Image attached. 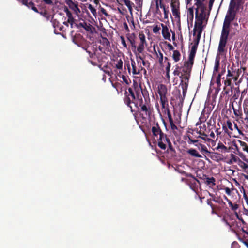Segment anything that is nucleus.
<instances>
[{
  "instance_id": "obj_1",
  "label": "nucleus",
  "mask_w": 248,
  "mask_h": 248,
  "mask_svg": "<svg viewBox=\"0 0 248 248\" xmlns=\"http://www.w3.org/2000/svg\"><path fill=\"white\" fill-rule=\"evenodd\" d=\"M83 48L88 53L90 58L89 62L94 66H96L98 63H101L106 58L104 54L98 52L97 46L96 44H90L83 47Z\"/></svg>"
},
{
  "instance_id": "obj_2",
  "label": "nucleus",
  "mask_w": 248,
  "mask_h": 248,
  "mask_svg": "<svg viewBox=\"0 0 248 248\" xmlns=\"http://www.w3.org/2000/svg\"><path fill=\"white\" fill-rule=\"evenodd\" d=\"M143 90L141 87H139L137 84H134L133 87H129L127 91H125L124 101L127 106L130 108L131 112L133 111L131 104L135 103L136 99L139 98L140 93Z\"/></svg>"
},
{
  "instance_id": "obj_3",
  "label": "nucleus",
  "mask_w": 248,
  "mask_h": 248,
  "mask_svg": "<svg viewBox=\"0 0 248 248\" xmlns=\"http://www.w3.org/2000/svg\"><path fill=\"white\" fill-rule=\"evenodd\" d=\"M231 23V22H228V21L225 20H224L217 49V51L220 54L224 53L225 51V46L227 44L230 32V27Z\"/></svg>"
},
{
  "instance_id": "obj_4",
  "label": "nucleus",
  "mask_w": 248,
  "mask_h": 248,
  "mask_svg": "<svg viewBox=\"0 0 248 248\" xmlns=\"http://www.w3.org/2000/svg\"><path fill=\"white\" fill-rule=\"evenodd\" d=\"M195 1H196L195 4L197 6L195 9V22L203 23L205 18L203 5L201 0H195Z\"/></svg>"
},
{
  "instance_id": "obj_5",
  "label": "nucleus",
  "mask_w": 248,
  "mask_h": 248,
  "mask_svg": "<svg viewBox=\"0 0 248 248\" xmlns=\"http://www.w3.org/2000/svg\"><path fill=\"white\" fill-rule=\"evenodd\" d=\"M141 93L143 98L140 95L135 102V106L137 108H141L145 105L151 104L150 98L148 94V92L146 89L141 90Z\"/></svg>"
},
{
  "instance_id": "obj_6",
  "label": "nucleus",
  "mask_w": 248,
  "mask_h": 248,
  "mask_svg": "<svg viewBox=\"0 0 248 248\" xmlns=\"http://www.w3.org/2000/svg\"><path fill=\"white\" fill-rule=\"evenodd\" d=\"M140 115L142 119L146 120L147 118L151 117L153 111L151 104L142 106V107L140 108Z\"/></svg>"
},
{
  "instance_id": "obj_7",
  "label": "nucleus",
  "mask_w": 248,
  "mask_h": 248,
  "mask_svg": "<svg viewBox=\"0 0 248 248\" xmlns=\"http://www.w3.org/2000/svg\"><path fill=\"white\" fill-rule=\"evenodd\" d=\"M170 6L173 16L177 19L178 22H180V12L179 1L171 0Z\"/></svg>"
},
{
  "instance_id": "obj_8",
  "label": "nucleus",
  "mask_w": 248,
  "mask_h": 248,
  "mask_svg": "<svg viewBox=\"0 0 248 248\" xmlns=\"http://www.w3.org/2000/svg\"><path fill=\"white\" fill-rule=\"evenodd\" d=\"M170 141V139L166 134L162 133L157 139L158 146L160 149L165 150L166 149V143L167 144Z\"/></svg>"
},
{
  "instance_id": "obj_9",
  "label": "nucleus",
  "mask_w": 248,
  "mask_h": 248,
  "mask_svg": "<svg viewBox=\"0 0 248 248\" xmlns=\"http://www.w3.org/2000/svg\"><path fill=\"white\" fill-rule=\"evenodd\" d=\"M193 63L188 61L185 62L184 65L181 67V75L190 74Z\"/></svg>"
},
{
  "instance_id": "obj_10",
  "label": "nucleus",
  "mask_w": 248,
  "mask_h": 248,
  "mask_svg": "<svg viewBox=\"0 0 248 248\" xmlns=\"http://www.w3.org/2000/svg\"><path fill=\"white\" fill-rule=\"evenodd\" d=\"M65 2L76 14L80 12L77 3L74 2L72 0H65Z\"/></svg>"
},
{
  "instance_id": "obj_11",
  "label": "nucleus",
  "mask_w": 248,
  "mask_h": 248,
  "mask_svg": "<svg viewBox=\"0 0 248 248\" xmlns=\"http://www.w3.org/2000/svg\"><path fill=\"white\" fill-rule=\"evenodd\" d=\"M198 183L200 184L199 181L197 179H190L187 185L195 192L197 193L198 190Z\"/></svg>"
},
{
  "instance_id": "obj_12",
  "label": "nucleus",
  "mask_w": 248,
  "mask_h": 248,
  "mask_svg": "<svg viewBox=\"0 0 248 248\" xmlns=\"http://www.w3.org/2000/svg\"><path fill=\"white\" fill-rule=\"evenodd\" d=\"M160 104L162 106V108L164 109V112L167 113V116H168V114L171 113L170 110L169 109L168 101L167 97H161L160 98Z\"/></svg>"
},
{
  "instance_id": "obj_13",
  "label": "nucleus",
  "mask_w": 248,
  "mask_h": 248,
  "mask_svg": "<svg viewBox=\"0 0 248 248\" xmlns=\"http://www.w3.org/2000/svg\"><path fill=\"white\" fill-rule=\"evenodd\" d=\"M127 40L130 43L132 46V50L134 53H136V45L135 42L136 36L134 33L129 34L127 36Z\"/></svg>"
},
{
  "instance_id": "obj_14",
  "label": "nucleus",
  "mask_w": 248,
  "mask_h": 248,
  "mask_svg": "<svg viewBox=\"0 0 248 248\" xmlns=\"http://www.w3.org/2000/svg\"><path fill=\"white\" fill-rule=\"evenodd\" d=\"M162 30V34L164 39L170 41V34L169 32V29L166 25L163 23L160 24Z\"/></svg>"
},
{
  "instance_id": "obj_15",
  "label": "nucleus",
  "mask_w": 248,
  "mask_h": 248,
  "mask_svg": "<svg viewBox=\"0 0 248 248\" xmlns=\"http://www.w3.org/2000/svg\"><path fill=\"white\" fill-rule=\"evenodd\" d=\"M158 93L159 95L160 98L166 97L167 93V88L165 85L161 84L158 86Z\"/></svg>"
},
{
  "instance_id": "obj_16",
  "label": "nucleus",
  "mask_w": 248,
  "mask_h": 248,
  "mask_svg": "<svg viewBox=\"0 0 248 248\" xmlns=\"http://www.w3.org/2000/svg\"><path fill=\"white\" fill-rule=\"evenodd\" d=\"M131 65L132 67V73L133 75L140 74L143 69V67L141 66L140 63V65L137 67L135 62L133 60H131Z\"/></svg>"
},
{
  "instance_id": "obj_17",
  "label": "nucleus",
  "mask_w": 248,
  "mask_h": 248,
  "mask_svg": "<svg viewBox=\"0 0 248 248\" xmlns=\"http://www.w3.org/2000/svg\"><path fill=\"white\" fill-rule=\"evenodd\" d=\"M151 131L153 136L156 137H157L158 135L160 136L162 133H163L158 123L152 127Z\"/></svg>"
},
{
  "instance_id": "obj_18",
  "label": "nucleus",
  "mask_w": 248,
  "mask_h": 248,
  "mask_svg": "<svg viewBox=\"0 0 248 248\" xmlns=\"http://www.w3.org/2000/svg\"><path fill=\"white\" fill-rule=\"evenodd\" d=\"M197 46H192L189 54L188 60L191 63H194V60L196 53Z\"/></svg>"
},
{
  "instance_id": "obj_19",
  "label": "nucleus",
  "mask_w": 248,
  "mask_h": 248,
  "mask_svg": "<svg viewBox=\"0 0 248 248\" xmlns=\"http://www.w3.org/2000/svg\"><path fill=\"white\" fill-rule=\"evenodd\" d=\"M204 26L203 25V23L195 22L194 27L193 29V35H196V31H202Z\"/></svg>"
},
{
  "instance_id": "obj_20",
  "label": "nucleus",
  "mask_w": 248,
  "mask_h": 248,
  "mask_svg": "<svg viewBox=\"0 0 248 248\" xmlns=\"http://www.w3.org/2000/svg\"><path fill=\"white\" fill-rule=\"evenodd\" d=\"M236 16V12L228 10L227 14L225 16L224 20L228 21V22H232L235 19Z\"/></svg>"
},
{
  "instance_id": "obj_21",
  "label": "nucleus",
  "mask_w": 248,
  "mask_h": 248,
  "mask_svg": "<svg viewBox=\"0 0 248 248\" xmlns=\"http://www.w3.org/2000/svg\"><path fill=\"white\" fill-rule=\"evenodd\" d=\"M187 153L190 156L196 158H202V156L198 152V151L193 148H190L187 150Z\"/></svg>"
},
{
  "instance_id": "obj_22",
  "label": "nucleus",
  "mask_w": 248,
  "mask_h": 248,
  "mask_svg": "<svg viewBox=\"0 0 248 248\" xmlns=\"http://www.w3.org/2000/svg\"><path fill=\"white\" fill-rule=\"evenodd\" d=\"M168 117L169 119V121L170 124V125L171 129L173 131L174 134L176 135V132L175 131V130H178V128H177V126L173 123V119L171 117V113H169Z\"/></svg>"
},
{
  "instance_id": "obj_23",
  "label": "nucleus",
  "mask_w": 248,
  "mask_h": 248,
  "mask_svg": "<svg viewBox=\"0 0 248 248\" xmlns=\"http://www.w3.org/2000/svg\"><path fill=\"white\" fill-rule=\"evenodd\" d=\"M204 180L205 184L210 186H213L216 185V180L213 177L209 178L205 175Z\"/></svg>"
},
{
  "instance_id": "obj_24",
  "label": "nucleus",
  "mask_w": 248,
  "mask_h": 248,
  "mask_svg": "<svg viewBox=\"0 0 248 248\" xmlns=\"http://www.w3.org/2000/svg\"><path fill=\"white\" fill-rule=\"evenodd\" d=\"M232 109L233 110V112H234V115L236 117H239L240 118H242V116L243 114H242V109H241V105H239L238 106V109L235 108L233 107V105L232 103Z\"/></svg>"
},
{
  "instance_id": "obj_25",
  "label": "nucleus",
  "mask_w": 248,
  "mask_h": 248,
  "mask_svg": "<svg viewBox=\"0 0 248 248\" xmlns=\"http://www.w3.org/2000/svg\"><path fill=\"white\" fill-rule=\"evenodd\" d=\"M116 63H115V67L117 68V70H120L122 69L123 68V62L122 60L121 59H119V60H117L116 61ZM116 72L117 73L118 75L119 76H120L121 71H119V72H118L117 71H116Z\"/></svg>"
},
{
  "instance_id": "obj_26",
  "label": "nucleus",
  "mask_w": 248,
  "mask_h": 248,
  "mask_svg": "<svg viewBox=\"0 0 248 248\" xmlns=\"http://www.w3.org/2000/svg\"><path fill=\"white\" fill-rule=\"evenodd\" d=\"M100 43L105 47L106 48H108L110 46V42L108 40L106 37H102L100 40Z\"/></svg>"
},
{
  "instance_id": "obj_27",
  "label": "nucleus",
  "mask_w": 248,
  "mask_h": 248,
  "mask_svg": "<svg viewBox=\"0 0 248 248\" xmlns=\"http://www.w3.org/2000/svg\"><path fill=\"white\" fill-rule=\"evenodd\" d=\"M180 85L181 86L183 91V95L184 97H185L187 92V90L188 86H187V83H184V80H181Z\"/></svg>"
},
{
  "instance_id": "obj_28",
  "label": "nucleus",
  "mask_w": 248,
  "mask_h": 248,
  "mask_svg": "<svg viewBox=\"0 0 248 248\" xmlns=\"http://www.w3.org/2000/svg\"><path fill=\"white\" fill-rule=\"evenodd\" d=\"M180 57L181 54L178 50H175L173 51L172 58L175 62H178L180 59Z\"/></svg>"
},
{
  "instance_id": "obj_29",
  "label": "nucleus",
  "mask_w": 248,
  "mask_h": 248,
  "mask_svg": "<svg viewBox=\"0 0 248 248\" xmlns=\"http://www.w3.org/2000/svg\"><path fill=\"white\" fill-rule=\"evenodd\" d=\"M217 150H219L221 152L225 153L227 151V148L222 143L219 142L217 147H216Z\"/></svg>"
},
{
  "instance_id": "obj_30",
  "label": "nucleus",
  "mask_w": 248,
  "mask_h": 248,
  "mask_svg": "<svg viewBox=\"0 0 248 248\" xmlns=\"http://www.w3.org/2000/svg\"><path fill=\"white\" fill-rule=\"evenodd\" d=\"M237 6V2H235V0H231V2L229 4V8L228 10L235 12L234 9L236 6Z\"/></svg>"
},
{
  "instance_id": "obj_31",
  "label": "nucleus",
  "mask_w": 248,
  "mask_h": 248,
  "mask_svg": "<svg viewBox=\"0 0 248 248\" xmlns=\"http://www.w3.org/2000/svg\"><path fill=\"white\" fill-rule=\"evenodd\" d=\"M145 45H146V44H142V43L140 42L138 47H136V52H138L139 53H142L145 48Z\"/></svg>"
},
{
  "instance_id": "obj_32",
  "label": "nucleus",
  "mask_w": 248,
  "mask_h": 248,
  "mask_svg": "<svg viewBox=\"0 0 248 248\" xmlns=\"http://www.w3.org/2000/svg\"><path fill=\"white\" fill-rule=\"evenodd\" d=\"M243 109L244 114L246 115V117L244 118V119L247 122H248V104H243Z\"/></svg>"
},
{
  "instance_id": "obj_33",
  "label": "nucleus",
  "mask_w": 248,
  "mask_h": 248,
  "mask_svg": "<svg viewBox=\"0 0 248 248\" xmlns=\"http://www.w3.org/2000/svg\"><path fill=\"white\" fill-rule=\"evenodd\" d=\"M79 26L83 28L87 31H90L91 30V25L90 24H87L86 22L80 23Z\"/></svg>"
},
{
  "instance_id": "obj_34",
  "label": "nucleus",
  "mask_w": 248,
  "mask_h": 248,
  "mask_svg": "<svg viewBox=\"0 0 248 248\" xmlns=\"http://www.w3.org/2000/svg\"><path fill=\"white\" fill-rule=\"evenodd\" d=\"M198 148L202 152L205 153L206 154L210 153L206 146L203 144L200 143L199 144Z\"/></svg>"
},
{
  "instance_id": "obj_35",
  "label": "nucleus",
  "mask_w": 248,
  "mask_h": 248,
  "mask_svg": "<svg viewBox=\"0 0 248 248\" xmlns=\"http://www.w3.org/2000/svg\"><path fill=\"white\" fill-rule=\"evenodd\" d=\"M190 77V74H188L186 75H181L180 76V78L181 79V80H183V79H185L186 81H185L184 83H187V86H188V82Z\"/></svg>"
},
{
  "instance_id": "obj_36",
  "label": "nucleus",
  "mask_w": 248,
  "mask_h": 248,
  "mask_svg": "<svg viewBox=\"0 0 248 248\" xmlns=\"http://www.w3.org/2000/svg\"><path fill=\"white\" fill-rule=\"evenodd\" d=\"M139 38L140 40V42L142 44H147L145 36L142 31H140L139 34Z\"/></svg>"
},
{
  "instance_id": "obj_37",
  "label": "nucleus",
  "mask_w": 248,
  "mask_h": 248,
  "mask_svg": "<svg viewBox=\"0 0 248 248\" xmlns=\"http://www.w3.org/2000/svg\"><path fill=\"white\" fill-rule=\"evenodd\" d=\"M186 138H187L188 139V140H187V142L189 144H190L192 143H197L198 142V140L193 139L192 137L189 135H187L186 136V137L185 138V139L186 140Z\"/></svg>"
},
{
  "instance_id": "obj_38",
  "label": "nucleus",
  "mask_w": 248,
  "mask_h": 248,
  "mask_svg": "<svg viewBox=\"0 0 248 248\" xmlns=\"http://www.w3.org/2000/svg\"><path fill=\"white\" fill-rule=\"evenodd\" d=\"M228 204L233 211H235L238 208V205L236 203L233 204L231 201H229Z\"/></svg>"
},
{
  "instance_id": "obj_39",
  "label": "nucleus",
  "mask_w": 248,
  "mask_h": 248,
  "mask_svg": "<svg viewBox=\"0 0 248 248\" xmlns=\"http://www.w3.org/2000/svg\"><path fill=\"white\" fill-rule=\"evenodd\" d=\"M239 165L241 167L244 169L245 171L248 172V165L242 161H240Z\"/></svg>"
},
{
  "instance_id": "obj_40",
  "label": "nucleus",
  "mask_w": 248,
  "mask_h": 248,
  "mask_svg": "<svg viewBox=\"0 0 248 248\" xmlns=\"http://www.w3.org/2000/svg\"><path fill=\"white\" fill-rule=\"evenodd\" d=\"M122 1L124 2L125 5L128 7L129 10H131L132 9L131 2L130 0H123Z\"/></svg>"
},
{
  "instance_id": "obj_41",
  "label": "nucleus",
  "mask_w": 248,
  "mask_h": 248,
  "mask_svg": "<svg viewBox=\"0 0 248 248\" xmlns=\"http://www.w3.org/2000/svg\"><path fill=\"white\" fill-rule=\"evenodd\" d=\"M138 52H136V53H134L136 56V58H137V63H138V64L139 65L140 63V61H142V60H144L143 58L139 55L140 53H137Z\"/></svg>"
},
{
  "instance_id": "obj_42",
  "label": "nucleus",
  "mask_w": 248,
  "mask_h": 248,
  "mask_svg": "<svg viewBox=\"0 0 248 248\" xmlns=\"http://www.w3.org/2000/svg\"><path fill=\"white\" fill-rule=\"evenodd\" d=\"M88 8L93 15L95 16L96 15V9L91 4L89 5Z\"/></svg>"
},
{
  "instance_id": "obj_43",
  "label": "nucleus",
  "mask_w": 248,
  "mask_h": 248,
  "mask_svg": "<svg viewBox=\"0 0 248 248\" xmlns=\"http://www.w3.org/2000/svg\"><path fill=\"white\" fill-rule=\"evenodd\" d=\"M167 144L168 145V149L167 151H168L169 150H170V152L175 153V150L174 148L173 147L171 143V141H169V142H168L167 143Z\"/></svg>"
},
{
  "instance_id": "obj_44",
  "label": "nucleus",
  "mask_w": 248,
  "mask_h": 248,
  "mask_svg": "<svg viewBox=\"0 0 248 248\" xmlns=\"http://www.w3.org/2000/svg\"><path fill=\"white\" fill-rule=\"evenodd\" d=\"M159 52V56L158 59H159V62L160 64H162L163 60V54L160 52V50H158Z\"/></svg>"
},
{
  "instance_id": "obj_45",
  "label": "nucleus",
  "mask_w": 248,
  "mask_h": 248,
  "mask_svg": "<svg viewBox=\"0 0 248 248\" xmlns=\"http://www.w3.org/2000/svg\"><path fill=\"white\" fill-rule=\"evenodd\" d=\"M219 60H216L215 64V66L214 67V71H217L219 68Z\"/></svg>"
},
{
  "instance_id": "obj_46",
  "label": "nucleus",
  "mask_w": 248,
  "mask_h": 248,
  "mask_svg": "<svg viewBox=\"0 0 248 248\" xmlns=\"http://www.w3.org/2000/svg\"><path fill=\"white\" fill-rule=\"evenodd\" d=\"M120 38H121V43L122 44V45L123 46L126 48H127V45L126 44V43L125 42V40L124 39V37L121 36L120 37Z\"/></svg>"
},
{
  "instance_id": "obj_47",
  "label": "nucleus",
  "mask_w": 248,
  "mask_h": 248,
  "mask_svg": "<svg viewBox=\"0 0 248 248\" xmlns=\"http://www.w3.org/2000/svg\"><path fill=\"white\" fill-rule=\"evenodd\" d=\"M216 82H217V87H219L221 85V74H218L217 79Z\"/></svg>"
},
{
  "instance_id": "obj_48",
  "label": "nucleus",
  "mask_w": 248,
  "mask_h": 248,
  "mask_svg": "<svg viewBox=\"0 0 248 248\" xmlns=\"http://www.w3.org/2000/svg\"><path fill=\"white\" fill-rule=\"evenodd\" d=\"M224 84L225 86H231L232 84V78H226L224 80Z\"/></svg>"
},
{
  "instance_id": "obj_49",
  "label": "nucleus",
  "mask_w": 248,
  "mask_h": 248,
  "mask_svg": "<svg viewBox=\"0 0 248 248\" xmlns=\"http://www.w3.org/2000/svg\"><path fill=\"white\" fill-rule=\"evenodd\" d=\"M243 240H246L248 242V232H246V234H244L242 238H239V240L243 242Z\"/></svg>"
},
{
  "instance_id": "obj_50",
  "label": "nucleus",
  "mask_w": 248,
  "mask_h": 248,
  "mask_svg": "<svg viewBox=\"0 0 248 248\" xmlns=\"http://www.w3.org/2000/svg\"><path fill=\"white\" fill-rule=\"evenodd\" d=\"M155 5H156V11H155L156 14H159L161 16V13L159 9V4L157 3V1H155Z\"/></svg>"
},
{
  "instance_id": "obj_51",
  "label": "nucleus",
  "mask_w": 248,
  "mask_h": 248,
  "mask_svg": "<svg viewBox=\"0 0 248 248\" xmlns=\"http://www.w3.org/2000/svg\"><path fill=\"white\" fill-rule=\"evenodd\" d=\"M160 30V27L157 25H156L154 27L153 29V32L155 33H157Z\"/></svg>"
},
{
  "instance_id": "obj_52",
  "label": "nucleus",
  "mask_w": 248,
  "mask_h": 248,
  "mask_svg": "<svg viewBox=\"0 0 248 248\" xmlns=\"http://www.w3.org/2000/svg\"><path fill=\"white\" fill-rule=\"evenodd\" d=\"M183 174H184V175H185L186 177H190L192 179H196L192 174L186 173L185 171H183Z\"/></svg>"
},
{
  "instance_id": "obj_53",
  "label": "nucleus",
  "mask_w": 248,
  "mask_h": 248,
  "mask_svg": "<svg viewBox=\"0 0 248 248\" xmlns=\"http://www.w3.org/2000/svg\"><path fill=\"white\" fill-rule=\"evenodd\" d=\"M183 174H184V175H185L186 177H190L192 179H196L192 174L186 173L185 171H183Z\"/></svg>"
},
{
  "instance_id": "obj_54",
  "label": "nucleus",
  "mask_w": 248,
  "mask_h": 248,
  "mask_svg": "<svg viewBox=\"0 0 248 248\" xmlns=\"http://www.w3.org/2000/svg\"><path fill=\"white\" fill-rule=\"evenodd\" d=\"M66 15L68 17V20H69V21H72L73 18H74L73 17L71 12H67V13Z\"/></svg>"
},
{
  "instance_id": "obj_55",
  "label": "nucleus",
  "mask_w": 248,
  "mask_h": 248,
  "mask_svg": "<svg viewBox=\"0 0 248 248\" xmlns=\"http://www.w3.org/2000/svg\"><path fill=\"white\" fill-rule=\"evenodd\" d=\"M155 1H157V3L159 4V6L163 9L165 6V5L163 3V0H156Z\"/></svg>"
},
{
  "instance_id": "obj_56",
  "label": "nucleus",
  "mask_w": 248,
  "mask_h": 248,
  "mask_svg": "<svg viewBox=\"0 0 248 248\" xmlns=\"http://www.w3.org/2000/svg\"><path fill=\"white\" fill-rule=\"evenodd\" d=\"M227 77H226V78H232L233 77V75L232 74V73L231 72V70L228 69V71H227Z\"/></svg>"
},
{
  "instance_id": "obj_57",
  "label": "nucleus",
  "mask_w": 248,
  "mask_h": 248,
  "mask_svg": "<svg viewBox=\"0 0 248 248\" xmlns=\"http://www.w3.org/2000/svg\"><path fill=\"white\" fill-rule=\"evenodd\" d=\"M226 124L228 128L232 131L233 130L232 124V122L230 121H227Z\"/></svg>"
},
{
  "instance_id": "obj_58",
  "label": "nucleus",
  "mask_w": 248,
  "mask_h": 248,
  "mask_svg": "<svg viewBox=\"0 0 248 248\" xmlns=\"http://www.w3.org/2000/svg\"><path fill=\"white\" fill-rule=\"evenodd\" d=\"M122 78L124 82L126 84H129V80L127 79V77L125 76L122 75Z\"/></svg>"
},
{
  "instance_id": "obj_59",
  "label": "nucleus",
  "mask_w": 248,
  "mask_h": 248,
  "mask_svg": "<svg viewBox=\"0 0 248 248\" xmlns=\"http://www.w3.org/2000/svg\"><path fill=\"white\" fill-rule=\"evenodd\" d=\"M207 204L208 205H209L211 207V208H214V207H215V206L214 205H213V204L212 203L211 199H207Z\"/></svg>"
},
{
  "instance_id": "obj_60",
  "label": "nucleus",
  "mask_w": 248,
  "mask_h": 248,
  "mask_svg": "<svg viewBox=\"0 0 248 248\" xmlns=\"http://www.w3.org/2000/svg\"><path fill=\"white\" fill-rule=\"evenodd\" d=\"M232 248H239V245L238 243L237 242L234 241L232 244Z\"/></svg>"
},
{
  "instance_id": "obj_61",
  "label": "nucleus",
  "mask_w": 248,
  "mask_h": 248,
  "mask_svg": "<svg viewBox=\"0 0 248 248\" xmlns=\"http://www.w3.org/2000/svg\"><path fill=\"white\" fill-rule=\"evenodd\" d=\"M205 174L202 173V174H199L198 172H197V177H198L199 179L204 180V178L205 177Z\"/></svg>"
},
{
  "instance_id": "obj_62",
  "label": "nucleus",
  "mask_w": 248,
  "mask_h": 248,
  "mask_svg": "<svg viewBox=\"0 0 248 248\" xmlns=\"http://www.w3.org/2000/svg\"><path fill=\"white\" fill-rule=\"evenodd\" d=\"M188 11H189V13L190 15V16H191V18H192V19H193V16H194V10H193V7H191V8H190L188 9Z\"/></svg>"
},
{
  "instance_id": "obj_63",
  "label": "nucleus",
  "mask_w": 248,
  "mask_h": 248,
  "mask_svg": "<svg viewBox=\"0 0 248 248\" xmlns=\"http://www.w3.org/2000/svg\"><path fill=\"white\" fill-rule=\"evenodd\" d=\"M242 146L243 147L244 150L248 152V146L247 144L245 142H243V144H242Z\"/></svg>"
},
{
  "instance_id": "obj_64",
  "label": "nucleus",
  "mask_w": 248,
  "mask_h": 248,
  "mask_svg": "<svg viewBox=\"0 0 248 248\" xmlns=\"http://www.w3.org/2000/svg\"><path fill=\"white\" fill-rule=\"evenodd\" d=\"M224 190L225 191V192L228 195H230L231 194V190L230 189V188L228 187H226L225 188H224Z\"/></svg>"
}]
</instances>
